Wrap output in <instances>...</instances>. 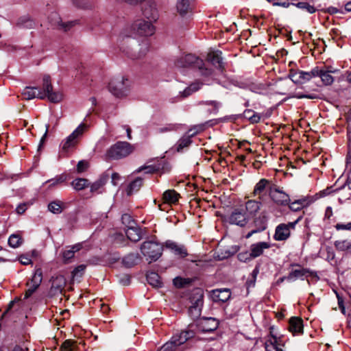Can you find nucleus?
I'll return each mask as SVG.
<instances>
[{
    "instance_id": "c85d7f7f",
    "label": "nucleus",
    "mask_w": 351,
    "mask_h": 351,
    "mask_svg": "<svg viewBox=\"0 0 351 351\" xmlns=\"http://www.w3.org/2000/svg\"><path fill=\"white\" fill-rule=\"evenodd\" d=\"M82 245L77 243L74 245L69 247L67 250H65L62 252V258L65 263H68L73 256L76 252H78L82 249Z\"/></svg>"
},
{
    "instance_id": "b1692460",
    "label": "nucleus",
    "mask_w": 351,
    "mask_h": 351,
    "mask_svg": "<svg viewBox=\"0 0 351 351\" xmlns=\"http://www.w3.org/2000/svg\"><path fill=\"white\" fill-rule=\"evenodd\" d=\"M40 88L38 87L27 86L23 91L22 95L25 99L29 100L34 98H38L40 99H45V93H39Z\"/></svg>"
},
{
    "instance_id": "5701e85b",
    "label": "nucleus",
    "mask_w": 351,
    "mask_h": 351,
    "mask_svg": "<svg viewBox=\"0 0 351 351\" xmlns=\"http://www.w3.org/2000/svg\"><path fill=\"white\" fill-rule=\"evenodd\" d=\"M211 296L215 302H225L230 298L231 292L228 289H216L212 291Z\"/></svg>"
},
{
    "instance_id": "09e8293b",
    "label": "nucleus",
    "mask_w": 351,
    "mask_h": 351,
    "mask_svg": "<svg viewBox=\"0 0 351 351\" xmlns=\"http://www.w3.org/2000/svg\"><path fill=\"white\" fill-rule=\"evenodd\" d=\"M335 245L337 249L344 251L349 250L351 252V242L343 240V241H338L335 243Z\"/></svg>"
},
{
    "instance_id": "49530a36",
    "label": "nucleus",
    "mask_w": 351,
    "mask_h": 351,
    "mask_svg": "<svg viewBox=\"0 0 351 351\" xmlns=\"http://www.w3.org/2000/svg\"><path fill=\"white\" fill-rule=\"evenodd\" d=\"M22 241V238L19 234H13L8 239V245L11 247L16 248L21 245Z\"/></svg>"
},
{
    "instance_id": "6e6552de",
    "label": "nucleus",
    "mask_w": 351,
    "mask_h": 351,
    "mask_svg": "<svg viewBox=\"0 0 351 351\" xmlns=\"http://www.w3.org/2000/svg\"><path fill=\"white\" fill-rule=\"evenodd\" d=\"M132 28L137 34L143 36H152L155 32L154 27L150 21L142 19L136 21Z\"/></svg>"
},
{
    "instance_id": "f257e3e1",
    "label": "nucleus",
    "mask_w": 351,
    "mask_h": 351,
    "mask_svg": "<svg viewBox=\"0 0 351 351\" xmlns=\"http://www.w3.org/2000/svg\"><path fill=\"white\" fill-rule=\"evenodd\" d=\"M289 77L295 84H304L313 77H319L322 85L327 86L329 84V67L325 65L317 66L310 71L291 70Z\"/></svg>"
},
{
    "instance_id": "1a4fd4ad",
    "label": "nucleus",
    "mask_w": 351,
    "mask_h": 351,
    "mask_svg": "<svg viewBox=\"0 0 351 351\" xmlns=\"http://www.w3.org/2000/svg\"><path fill=\"white\" fill-rule=\"evenodd\" d=\"M50 282L49 295L52 297L62 294L66 283L65 277L62 274H56L51 278Z\"/></svg>"
},
{
    "instance_id": "bf43d9fd",
    "label": "nucleus",
    "mask_w": 351,
    "mask_h": 351,
    "mask_svg": "<svg viewBox=\"0 0 351 351\" xmlns=\"http://www.w3.org/2000/svg\"><path fill=\"white\" fill-rule=\"evenodd\" d=\"M88 162H86L85 160H80L78 162V163L77 165V171L78 173L84 172L88 169Z\"/></svg>"
},
{
    "instance_id": "0eeeda50",
    "label": "nucleus",
    "mask_w": 351,
    "mask_h": 351,
    "mask_svg": "<svg viewBox=\"0 0 351 351\" xmlns=\"http://www.w3.org/2000/svg\"><path fill=\"white\" fill-rule=\"evenodd\" d=\"M178 68H186L192 66L199 70L203 69L204 62L202 59L193 54H186L178 58L175 62Z\"/></svg>"
},
{
    "instance_id": "a211bd4d",
    "label": "nucleus",
    "mask_w": 351,
    "mask_h": 351,
    "mask_svg": "<svg viewBox=\"0 0 351 351\" xmlns=\"http://www.w3.org/2000/svg\"><path fill=\"white\" fill-rule=\"evenodd\" d=\"M331 194L334 198L342 202L350 198L351 191L349 188L347 189L345 185H343L339 191L337 189H332V187L330 186V195Z\"/></svg>"
},
{
    "instance_id": "e433bc0d",
    "label": "nucleus",
    "mask_w": 351,
    "mask_h": 351,
    "mask_svg": "<svg viewBox=\"0 0 351 351\" xmlns=\"http://www.w3.org/2000/svg\"><path fill=\"white\" fill-rule=\"evenodd\" d=\"M176 8L179 14L182 16L185 15L191 10V3L189 0H178Z\"/></svg>"
},
{
    "instance_id": "052dcab7",
    "label": "nucleus",
    "mask_w": 351,
    "mask_h": 351,
    "mask_svg": "<svg viewBox=\"0 0 351 351\" xmlns=\"http://www.w3.org/2000/svg\"><path fill=\"white\" fill-rule=\"evenodd\" d=\"M269 2L273 3L274 5H279L284 8H287L290 5L288 0H267Z\"/></svg>"
},
{
    "instance_id": "6e6d98bb",
    "label": "nucleus",
    "mask_w": 351,
    "mask_h": 351,
    "mask_svg": "<svg viewBox=\"0 0 351 351\" xmlns=\"http://www.w3.org/2000/svg\"><path fill=\"white\" fill-rule=\"evenodd\" d=\"M329 195V187L327 186L322 191L317 193L313 197H311L310 200L312 202L317 200L318 199L325 197Z\"/></svg>"
},
{
    "instance_id": "37998d69",
    "label": "nucleus",
    "mask_w": 351,
    "mask_h": 351,
    "mask_svg": "<svg viewBox=\"0 0 351 351\" xmlns=\"http://www.w3.org/2000/svg\"><path fill=\"white\" fill-rule=\"evenodd\" d=\"M107 180V176L100 178L90 185V191L92 193L99 192V189L106 183Z\"/></svg>"
},
{
    "instance_id": "dca6fc26",
    "label": "nucleus",
    "mask_w": 351,
    "mask_h": 351,
    "mask_svg": "<svg viewBox=\"0 0 351 351\" xmlns=\"http://www.w3.org/2000/svg\"><path fill=\"white\" fill-rule=\"evenodd\" d=\"M269 194L272 200L278 205L285 206L289 203V195L276 186L269 187Z\"/></svg>"
},
{
    "instance_id": "58836bf2",
    "label": "nucleus",
    "mask_w": 351,
    "mask_h": 351,
    "mask_svg": "<svg viewBox=\"0 0 351 351\" xmlns=\"http://www.w3.org/2000/svg\"><path fill=\"white\" fill-rule=\"evenodd\" d=\"M54 19L53 25H56L60 29H62L65 32L69 30L71 27L73 26V22H67V23H63L59 16L55 13L52 15Z\"/></svg>"
},
{
    "instance_id": "f8f14e48",
    "label": "nucleus",
    "mask_w": 351,
    "mask_h": 351,
    "mask_svg": "<svg viewBox=\"0 0 351 351\" xmlns=\"http://www.w3.org/2000/svg\"><path fill=\"white\" fill-rule=\"evenodd\" d=\"M298 221L289 222L288 223H280L276 228L274 235V240L282 241L287 240L290 237V230L295 228Z\"/></svg>"
},
{
    "instance_id": "2eb2a0df",
    "label": "nucleus",
    "mask_w": 351,
    "mask_h": 351,
    "mask_svg": "<svg viewBox=\"0 0 351 351\" xmlns=\"http://www.w3.org/2000/svg\"><path fill=\"white\" fill-rule=\"evenodd\" d=\"M311 277L317 280L318 277L316 274L306 268H300L291 270L288 276V281H294L297 279L304 280L305 278Z\"/></svg>"
},
{
    "instance_id": "39448f33",
    "label": "nucleus",
    "mask_w": 351,
    "mask_h": 351,
    "mask_svg": "<svg viewBox=\"0 0 351 351\" xmlns=\"http://www.w3.org/2000/svg\"><path fill=\"white\" fill-rule=\"evenodd\" d=\"M87 128V125L82 123L62 142V149L64 152H69L70 149L75 147L79 143L80 138Z\"/></svg>"
},
{
    "instance_id": "a19ab883",
    "label": "nucleus",
    "mask_w": 351,
    "mask_h": 351,
    "mask_svg": "<svg viewBox=\"0 0 351 351\" xmlns=\"http://www.w3.org/2000/svg\"><path fill=\"white\" fill-rule=\"evenodd\" d=\"M48 210L53 214H60L63 210V203L59 200L53 201L49 204Z\"/></svg>"
},
{
    "instance_id": "473e14b6",
    "label": "nucleus",
    "mask_w": 351,
    "mask_h": 351,
    "mask_svg": "<svg viewBox=\"0 0 351 351\" xmlns=\"http://www.w3.org/2000/svg\"><path fill=\"white\" fill-rule=\"evenodd\" d=\"M202 86V84L199 82H195L193 83H191L182 92H180V95L183 98L187 97L192 95L193 93L199 90Z\"/></svg>"
},
{
    "instance_id": "f03ea898",
    "label": "nucleus",
    "mask_w": 351,
    "mask_h": 351,
    "mask_svg": "<svg viewBox=\"0 0 351 351\" xmlns=\"http://www.w3.org/2000/svg\"><path fill=\"white\" fill-rule=\"evenodd\" d=\"M134 150V147L126 141H118L106 152V159L119 160L127 157Z\"/></svg>"
},
{
    "instance_id": "4c0bfd02",
    "label": "nucleus",
    "mask_w": 351,
    "mask_h": 351,
    "mask_svg": "<svg viewBox=\"0 0 351 351\" xmlns=\"http://www.w3.org/2000/svg\"><path fill=\"white\" fill-rule=\"evenodd\" d=\"M183 347H180L172 338L165 343L158 351H183Z\"/></svg>"
},
{
    "instance_id": "774afa93",
    "label": "nucleus",
    "mask_w": 351,
    "mask_h": 351,
    "mask_svg": "<svg viewBox=\"0 0 351 351\" xmlns=\"http://www.w3.org/2000/svg\"><path fill=\"white\" fill-rule=\"evenodd\" d=\"M86 267L84 265H79L72 271V275L74 277L77 274L78 272H83L85 269Z\"/></svg>"
},
{
    "instance_id": "79ce46f5",
    "label": "nucleus",
    "mask_w": 351,
    "mask_h": 351,
    "mask_svg": "<svg viewBox=\"0 0 351 351\" xmlns=\"http://www.w3.org/2000/svg\"><path fill=\"white\" fill-rule=\"evenodd\" d=\"M243 115L252 123H257L261 121V115L252 110H245Z\"/></svg>"
},
{
    "instance_id": "cd10ccee",
    "label": "nucleus",
    "mask_w": 351,
    "mask_h": 351,
    "mask_svg": "<svg viewBox=\"0 0 351 351\" xmlns=\"http://www.w3.org/2000/svg\"><path fill=\"white\" fill-rule=\"evenodd\" d=\"M253 224L254 229L258 232H261L267 228V217L263 213H261L258 217L254 219Z\"/></svg>"
},
{
    "instance_id": "c756f323",
    "label": "nucleus",
    "mask_w": 351,
    "mask_h": 351,
    "mask_svg": "<svg viewBox=\"0 0 351 351\" xmlns=\"http://www.w3.org/2000/svg\"><path fill=\"white\" fill-rule=\"evenodd\" d=\"M125 234L128 238L134 242L138 241L141 239V230L136 225L127 228Z\"/></svg>"
},
{
    "instance_id": "20e7f679",
    "label": "nucleus",
    "mask_w": 351,
    "mask_h": 351,
    "mask_svg": "<svg viewBox=\"0 0 351 351\" xmlns=\"http://www.w3.org/2000/svg\"><path fill=\"white\" fill-rule=\"evenodd\" d=\"M162 246L154 241H145L141 246V251L149 263L156 261L162 255Z\"/></svg>"
},
{
    "instance_id": "9d476101",
    "label": "nucleus",
    "mask_w": 351,
    "mask_h": 351,
    "mask_svg": "<svg viewBox=\"0 0 351 351\" xmlns=\"http://www.w3.org/2000/svg\"><path fill=\"white\" fill-rule=\"evenodd\" d=\"M149 49V43L147 40H143L141 43L136 45L134 48L128 49L125 53L132 60L141 59L145 56Z\"/></svg>"
},
{
    "instance_id": "423d86ee",
    "label": "nucleus",
    "mask_w": 351,
    "mask_h": 351,
    "mask_svg": "<svg viewBox=\"0 0 351 351\" xmlns=\"http://www.w3.org/2000/svg\"><path fill=\"white\" fill-rule=\"evenodd\" d=\"M39 93H45V99H48L53 103H58L63 99V95L60 92H53V86L51 82V78L49 75H45L43 79V90L40 89Z\"/></svg>"
},
{
    "instance_id": "2f4dec72",
    "label": "nucleus",
    "mask_w": 351,
    "mask_h": 351,
    "mask_svg": "<svg viewBox=\"0 0 351 351\" xmlns=\"http://www.w3.org/2000/svg\"><path fill=\"white\" fill-rule=\"evenodd\" d=\"M141 257L136 253H131L123 258V264L127 267H132L136 265L140 261Z\"/></svg>"
},
{
    "instance_id": "13d9d810",
    "label": "nucleus",
    "mask_w": 351,
    "mask_h": 351,
    "mask_svg": "<svg viewBox=\"0 0 351 351\" xmlns=\"http://www.w3.org/2000/svg\"><path fill=\"white\" fill-rule=\"evenodd\" d=\"M75 342L72 340L67 339L62 343L61 349L62 351H73L74 349Z\"/></svg>"
},
{
    "instance_id": "7c9ffc66",
    "label": "nucleus",
    "mask_w": 351,
    "mask_h": 351,
    "mask_svg": "<svg viewBox=\"0 0 351 351\" xmlns=\"http://www.w3.org/2000/svg\"><path fill=\"white\" fill-rule=\"evenodd\" d=\"M269 182L267 179L262 178L259 180L258 183L254 186V191H253V195L254 196H258V199H261V195L263 193L265 190L266 189L267 185L269 184Z\"/></svg>"
},
{
    "instance_id": "864d4df0",
    "label": "nucleus",
    "mask_w": 351,
    "mask_h": 351,
    "mask_svg": "<svg viewBox=\"0 0 351 351\" xmlns=\"http://www.w3.org/2000/svg\"><path fill=\"white\" fill-rule=\"evenodd\" d=\"M296 6L310 14H313L316 11V9L307 2H299L296 4Z\"/></svg>"
},
{
    "instance_id": "5fc2aeb1",
    "label": "nucleus",
    "mask_w": 351,
    "mask_h": 351,
    "mask_svg": "<svg viewBox=\"0 0 351 351\" xmlns=\"http://www.w3.org/2000/svg\"><path fill=\"white\" fill-rule=\"evenodd\" d=\"M160 169L159 166L156 165H147L145 167H141L138 169V172L141 171H145L146 173H153L158 171Z\"/></svg>"
},
{
    "instance_id": "69168bd1",
    "label": "nucleus",
    "mask_w": 351,
    "mask_h": 351,
    "mask_svg": "<svg viewBox=\"0 0 351 351\" xmlns=\"http://www.w3.org/2000/svg\"><path fill=\"white\" fill-rule=\"evenodd\" d=\"M38 288L32 285L27 289L25 293V298H29L37 289Z\"/></svg>"
},
{
    "instance_id": "603ef678",
    "label": "nucleus",
    "mask_w": 351,
    "mask_h": 351,
    "mask_svg": "<svg viewBox=\"0 0 351 351\" xmlns=\"http://www.w3.org/2000/svg\"><path fill=\"white\" fill-rule=\"evenodd\" d=\"M191 280L189 278H184L182 277H176L173 280V285L178 288L184 287L185 285L190 284Z\"/></svg>"
},
{
    "instance_id": "4d7b16f0",
    "label": "nucleus",
    "mask_w": 351,
    "mask_h": 351,
    "mask_svg": "<svg viewBox=\"0 0 351 351\" xmlns=\"http://www.w3.org/2000/svg\"><path fill=\"white\" fill-rule=\"evenodd\" d=\"M237 257H238V259L241 262H247V261H250L254 259L252 258L250 251L241 252L237 255Z\"/></svg>"
},
{
    "instance_id": "e2e57ef3",
    "label": "nucleus",
    "mask_w": 351,
    "mask_h": 351,
    "mask_svg": "<svg viewBox=\"0 0 351 351\" xmlns=\"http://www.w3.org/2000/svg\"><path fill=\"white\" fill-rule=\"evenodd\" d=\"M19 261L22 265H27L32 264V261L31 258L25 255H21L19 258Z\"/></svg>"
},
{
    "instance_id": "0e129e2a",
    "label": "nucleus",
    "mask_w": 351,
    "mask_h": 351,
    "mask_svg": "<svg viewBox=\"0 0 351 351\" xmlns=\"http://www.w3.org/2000/svg\"><path fill=\"white\" fill-rule=\"evenodd\" d=\"M27 208V204L26 203L20 204L16 208V211L18 214H23Z\"/></svg>"
},
{
    "instance_id": "de8ad7c7",
    "label": "nucleus",
    "mask_w": 351,
    "mask_h": 351,
    "mask_svg": "<svg viewBox=\"0 0 351 351\" xmlns=\"http://www.w3.org/2000/svg\"><path fill=\"white\" fill-rule=\"evenodd\" d=\"M335 300L337 304L339 309L343 314L346 313V308L344 306V301L343 298L340 295V294L335 289L332 290Z\"/></svg>"
},
{
    "instance_id": "338daca9",
    "label": "nucleus",
    "mask_w": 351,
    "mask_h": 351,
    "mask_svg": "<svg viewBox=\"0 0 351 351\" xmlns=\"http://www.w3.org/2000/svg\"><path fill=\"white\" fill-rule=\"evenodd\" d=\"M337 230H350L351 229V222L348 223L347 224H341L337 223L335 226Z\"/></svg>"
},
{
    "instance_id": "72a5a7b5",
    "label": "nucleus",
    "mask_w": 351,
    "mask_h": 351,
    "mask_svg": "<svg viewBox=\"0 0 351 351\" xmlns=\"http://www.w3.org/2000/svg\"><path fill=\"white\" fill-rule=\"evenodd\" d=\"M311 203V201L309 198H302L298 200L294 201L293 202L289 204V208L291 210L293 211H298L301 210L302 208L307 206Z\"/></svg>"
},
{
    "instance_id": "6ab92c4d",
    "label": "nucleus",
    "mask_w": 351,
    "mask_h": 351,
    "mask_svg": "<svg viewBox=\"0 0 351 351\" xmlns=\"http://www.w3.org/2000/svg\"><path fill=\"white\" fill-rule=\"evenodd\" d=\"M193 130H189L188 132L180 138L176 146V150L180 152H182L184 148L188 147L192 143L191 138L197 134V132H191Z\"/></svg>"
},
{
    "instance_id": "a18cd8bd",
    "label": "nucleus",
    "mask_w": 351,
    "mask_h": 351,
    "mask_svg": "<svg viewBox=\"0 0 351 351\" xmlns=\"http://www.w3.org/2000/svg\"><path fill=\"white\" fill-rule=\"evenodd\" d=\"M71 184L75 190L80 191L87 187L89 185V182L87 179L77 178L72 182Z\"/></svg>"
},
{
    "instance_id": "3c124183",
    "label": "nucleus",
    "mask_w": 351,
    "mask_h": 351,
    "mask_svg": "<svg viewBox=\"0 0 351 351\" xmlns=\"http://www.w3.org/2000/svg\"><path fill=\"white\" fill-rule=\"evenodd\" d=\"M122 223L127 227L131 228L136 225L135 221L132 219V216L129 214H123L121 217Z\"/></svg>"
},
{
    "instance_id": "412c9836",
    "label": "nucleus",
    "mask_w": 351,
    "mask_h": 351,
    "mask_svg": "<svg viewBox=\"0 0 351 351\" xmlns=\"http://www.w3.org/2000/svg\"><path fill=\"white\" fill-rule=\"evenodd\" d=\"M284 344L280 338L271 336L265 342L266 351H283Z\"/></svg>"
},
{
    "instance_id": "8fccbe9b",
    "label": "nucleus",
    "mask_w": 351,
    "mask_h": 351,
    "mask_svg": "<svg viewBox=\"0 0 351 351\" xmlns=\"http://www.w3.org/2000/svg\"><path fill=\"white\" fill-rule=\"evenodd\" d=\"M66 180V177L64 175H60L56 176V178L49 180L46 182V183H49V188L52 186H55L58 184L63 183Z\"/></svg>"
},
{
    "instance_id": "bb28decb",
    "label": "nucleus",
    "mask_w": 351,
    "mask_h": 351,
    "mask_svg": "<svg viewBox=\"0 0 351 351\" xmlns=\"http://www.w3.org/2000/svg\"><path fill=\"white\" fill-rule=\"evenodd\" d=\"M165 246L171 250L173 253L181 258L186 257L188 255L186 248L182 245H178L173 241H167Z\"/></svg>"
},
{
    "instance_id": "9b49d317",
    "label": "nucleus",
    "mask_w": 351,
    "mask_h": 351,
    "mask_svg": "<svg viewBox=\"0 0 351 351\" xmlns=\"http://www.w3.org/2000/svg\"><path fill=\"white\" fill-rule=\"evenodd\" d=\"M249 217L243 208H235L228 217V222L231 224L244 227L249 221Z\"/></svg>"
},
{
    "instance_id": "c03bdc74",
    "label": "nucleus",
    "mask_w": 351,
    "mask_h": 351,
    "mask_svg": "<svg viewBox=\"0 0 351 351\" xmlns=\"http://www.w3.org/2000/svg\"><path fill=\"white\" fill-rule=\"evenodd\" d=\"M43 280V271L40 268L35 270L34 274L31 279V285L38 288Z\"/></svg>"
},
{
    "instance_id": "680f3d73",
    "label": "nucleus",
    "mask_w": 351,
    "mask_h": 351,
    "mask_svg": "<svg viewBox=\"0 0 351 351\" xmlns=\"http://www.w3.org/2000/svg\"><path fill=\"white\" fill-rule=\"evenodd\" d=\"M204 104L207 106H212L215 112H217L221 106V104L217 101H206L204 102Z\"/></svg>"
},
{
    "instance_id": "393cba45",
    "label": "nucleus",
    "mask_w": 351,
    "mask_h": 351,
    "mask_svg": "<svg viewBox=\"0 0 351 351\" xmlns=\"http://www.w3.org/2000/svg\"><path fill=\"white\" fill-rule=\"evenodd\" d=\"M207 60L215 68L218 69H222L223 68L221 51H215L209 52L207 56Z\"/></svg>"
},
{
    "instance_id": "4be33fe9",
    "label": "nucleus",
    "mask_w": 351,
    "mask_h": 351,
    "mask_svg": "<svg viewBox=\"0 0 351 351\" xmlns=\"http://www.w3.org/2000/svg\"><path fill=\"white\" fill-rule=\"evenodd\" d=\"M271 245L268 242H258L250 245V252L253 258H256L263 254L265 250L270 248Z\"/></svg>"
},
{
    "instance_id": "7ed1b4c3",
    "label": "nucleus",
    "mask_w": 351,
    "mask_h": 351,
    "mask_svg": "<svg viewBox=\"0 0 351 351\" xmlns=\"http://www.w3.org/2000/svg\"><path fill=\"white\" fill-rule=\"evenodd\" d=\"M129 86L128 80L123 76H119L110 80L108 90L115 97H122L127 95Z\"/></svg>"
},
{
    "instance_id": "ddd939ff",
    "label": "nucleus",
    "mask_w": 351,
    "mask_h": 351,
    "mask_svg": "<svg viewBox=\"0 0 351 351\" xmlns=\"http://www.w3.org/2000/svg\"><path fill=\"white\" fill-rule=\"evenodd\" d=\"M196 335V331L193 325H190L186 330H182L180 332L174 334L171 338L180 346L186 343L187 341L194 338Z\"/></svg>"
},
{
    "instance_id": "4468645a",
    "label": "nucleus",
    "mask_w": 351,
    "mask_h": 351,
    "mask_svg": "<svg viewBox=\"0 0 351 351\" xmlns=\"http://www.w3.org/2000/svg\"><path fill=\"white\" fill-rule=\"evenodd\" d=\"M218 324V322L215 319L208 317L199 320L194 327H195L196 332H210L217 328Z\"/></svg>"
},
{
    "instance_id": "f3484780",
    "label": "nucleus",
    "mask_w": 351,
    "mask_h": 351,
    "mask_svg": "<svg viewBox=\"0 0 351 351\" xmlns=\"http://www.w3.org/2000/svg\"><path fill=\"white\" fill-rule=\"evenodd\" d=\"M143 14L148 19L156 20L158 14L156 3L151 0L147 1L143 8Z\"/></svg>"
},
{
    "instance_id": "f704fd0d",
    "label": "nucleus",
    "mask_w": 351,
    "mask_h": 351,
    "mask_svg": "<svg viewBox=\"0 0 351 351\" xmlns=\"http://www.w3.org/2000/svg\"><path fill=\"white\" fill-rule=\"evenodd\" d=\"M180 197L179 193L175 190H167L163 193V199L166 203L176 204Z\"/></svg>"
},
{
    "instance_id": "c9c22d12",
    "label": "nucleus",
    "mask_w": 351,
    "mask_h": 351,
    "mask_svg": "<svg viewBox=\"0 0 351 351\" xmlns=\"http://www.w3.org/2000/svg\"><path fill=\"white\" fill-rule=\"evenodd\" d=\"M146 278L148 283L153 287H160L162 286L160 277L157 273L154 271L149 272Z\"/></svg>"
},
{
    "instance_id": "ea45409f",
    "label": "nucleus",
    "mask_w": 351,
    "mask_h": 351,
    "mask_svg": "<svg viewBox=\"0 0 351 351\" xmlns=\"http://www.w3.org/2000/svg\"><path fill=\"white\" fill-rule=\"evenodd\" d=\"M143 184V179L141 178H137L134 181H132L128 186L127 189V193L128 195H130L134 192L138 191Z\"/></svg>"
},
{
    "instance_id": "a878e982",
    "label": "nucleus",
    "mask_w": 351,
    "mask_h": 351,
    "mask_svg": "<svg viewBox=\"0 0 351 351\" xmlns=\"http://www.w3.org/2000/svg\"><path fill=\"white\" fill-rule=\"evenodd\" d=\"M261 202L260 201L250 199L246 202L244 210L250 218V217L254 216L258 213L261 208Z\"/></svg>"
},
{
    "instance_id": "aec40b11",
    "label": "nucleus",
    "mask_w": 351,
    "mask_h": 351,
    "mask_svg": "<svg viewBox=\"0 0 351 351\" xmlns=\"http://www.w3.org/2000/svg\"><path fill=\"white\" fill-rule=\"evenodd\" d=\"M303 321L298 317H293L289 319V330L293 335H298L303 332Z\"/></svg>"
}]
</instances>
